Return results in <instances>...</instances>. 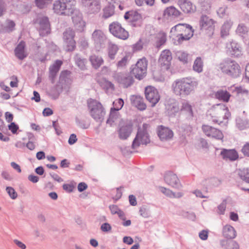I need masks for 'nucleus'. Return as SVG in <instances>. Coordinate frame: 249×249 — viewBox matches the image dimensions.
Wrapping results in <instances>:
<instances>
[{
    "mask_svg": "<svg viewBox=\"0 0 249 249\" xmlns=\"http://www.w3.org/2000/svg\"><path fill=\"white\" fill-rule=\"evenodd\" d=\"M198 85V81L195 78L186 77L175 81L172 89L176 95L184 97L193 93Z\"/></svg>",
    "mask_w": 249,
    "mask_h": 249,
    "instance_id": "f257e3e1",
    "label": "nucleus"
},
{
    "mask_svg": "<svg viewBox=\"0 0 249 249\" xmlns=\"http://www.w3.org/2000/svg\"><path fill=\"white\" fill-rule=\"evenodd\" d=\"M170 33L178 37V41L180 43L191 38L193 36L194 31L189 24L179 23L171 28Z\"/></svg>",
    "mask_w": 249,
    "mask_h": 249,
    "instance_id": "f03ea898",
    "label": "nucleus"
},
{
    "mask_svg": "<svg viewBox=\"0 0 249 249\" xmlns=\"http://www.w3.org/2000/svg\"><path fill=\"white\" fill-rule=\"evenodd\" d=\"M218 69L221 72L232 77H238L240 73V67L234 60L227 59L223 60L218 66Z\"/></svg>",
    "mask_w": 249,
    "mask_h": 249,
    "instance_id": "7ed1b4c3",
    "label": "nucleus"
},
{
    "mask_svg": "<svg viewBox=\"0 0 249 249\" xmlns=\"http://www.w3.org/2000/svg\"><path fill=\"white\" fill-rule=\"evenodd\" d=\"M214 123H222V119H228L231 113L226 105L219 104L213 106L208 112Z\"/></svg>",
    "mask_w": 249,
    "mask_h": 249,
    "instance_id": "20e7f679",
    "label": "nucleus"
},
{
    "mask_svg": "<svg viewBox=\"0 0 249 249\" xmlns=\"http://www.w3.org/2000/svg\"><path fill=\"white\" fill-rule=\"evenodd\" d=\"M88 106L90 116L97 122L101 123L105 115V111L102 104L96 100L90 99Z\"/></svg>",
    "mask_w": 249,
    "mask_h": 249,
    "instance_id": "39448f33",
    "label": "nucleus"
},
{
    "mask_svg": "<svg viewBox=\"0 0 249 249\" xmlns=\"http://www.w3.org/2000/svg\"><path fill=\"white\" fill-rule=\"evenodd\" d=\"M145 124L143 125L142 129H139L134 139L132 148L137 149L141 145H147L150 143V139L149 134L145 128Z\"/></svg>",
    "mask_w": 249,
    "mask_h": 249,
    "instance_id": "423d86ee",
    "label": "nucleus"
},
{
    "mask_svg": "<svg viewBox=\"0 0 249 249\" xmlns=\"http://www.w3.org/2000/svg\"><path fill=\"white\" fill-rule=\"evenodd\" d=\"M147 63L145 58L138 61L131 72L135 77L139 80L142 79L146 74Z\"/></svg>",
    "mask_w": 249,
    "mask_h": 249,
    "instance_id": "0eeeda50",
    "label": "nucleus"
},
{
    "mask_svg": "<svg viewBox=\"0 0 249 249\" xmlns=\"http://www.w3.org/2000/svg\"><path fill=\"white\" fill-rule=\"evenodd\" d=\"M109 30L114 36L123 40L127 39L129 36L128 32L118 22H114L110 24Z\"/></svg>",
    "mask_w": 249,
    "mask_h": 249,
    "instance_id": "6e6552de",
    "label": "nucleus"
},
{
    "mask_svg": "<svg viewBox=\"0 0 249 249\" xmlns=\"http://www.w3.org/2000/svg\"><path fill=\"white\" fill-rule=\"evenodd\" d=\"M113 77L124 88L131 86L134 82L132 76L127 73L115 72L113 74Z\"/></svg>",
    "mask_w": 249,
    "mask_h": 249,
    "instance_id": "1a4fd4ad",
    "label": "nucleus"
},
{
    "mask_svg": "<svg viewBox=\"0 0 249 249\" xmlns=\"http://www.w3.org/2000/svg\"><path fill=\"white\" fill-rule=\"evenodd\" d=\"M91 39L94 42L95 48L99 50L105 46L107 38L102 30L96 29L92 34Z\"/></svg>",
    "mask_w": 249,
    "mask_h": 249,
    "instance_id": "9d476101",
    "label": "nucleus"
},
{
    "mask_svg": "<svg viewBox=\"0 0 249 249\" xmlns=\"http://www.w3.org/2000/svg\"><path fill=\"white\" fill-rule=\"evenodd\" d=\"M133 131V125L131 122H121L117 130L118 137L122 140H126Z\"/></svg>",
    "mask_w": 249,
    "mask_h": 249,
    "instance_id": "9b49d317",
    "label": "nucleus"
},
{
    "mask_svg": "<svg viewBox=\"0 0 249 249\" xmlns=\"http://www.w3.org/2000/svg\"><path fill=\"white\" fill-rule=\"evenodd\" d=\"M145 96L147 101L151 104L152 107H154L160 99V96L158 91L152 86H148L145 88Z\"/></svg>",
    "mask_w": 249,
    "mask_h": 249,
    "instance_id": "f8f14e48",
    "label": "nucleus"
},
{
    "mask_svg": "<svg viewBox=\"0 0 249 249\" xmlns=\"http://www.w3.org/2000/svg\"><path fill=\"white\" fill-rule=\"evenodd\" d=\"M202 130L208 137L218 140H222L224 138L223 134L221 130L212 126L203 124L202 126Z\"/></svg>",
    "mask_w": 249,
    "mask_h": 249,
    "instance_id": "ddd939ff",
    "label": "nucleus"
},
{
    "mask_svg": "<svg viewBox=\"0 0 249 249\" xmlns=\"http://www.w3.org/2000/svg\"><path fill=\"white\" fill-rule=\"evenodd\" d=\"M82 5L91 14L98 13L101 9V0H81Z\"/></svg>",
    "mask_w": 249,
    "mask_h": 249,
    "instance_id": "4468645a",
    "label": "nucleus"
},
{
    "mask_svg": "<svg viewBox=\"0 0 249 249\" xmlns=\"http://www.w3.org/2000/svg\"><path fill=\"white\" fill-rule=\"evenodd\" d=\"M74 31L71 28H68L63 33V39L66 44V50L72 51L75 47V42L73 39Z\"/></svg>",
    "mask_w": 249,
    "mask_h": 249,
    "instance_id": "2eb2a0df",
    "label": "nucleus"
},
{
    "mask_svg": "<svg viewBox=\"0 0 249 249\" xmlns=\"http://www.w3.org/2000/svg\"><path fill=\"white\" fill-rule=\"evenodd\" d=\"M164 179L166 183L174 188L178 189L182 186L177 176L172 172H167L164 175Z\"/></svg>",
    "mask_w": 249,
    "mask_h": 249,
    "instance_id": "dca6fc26",
    "label": "nucleus"
},
{
    "mask_svg": "<svg viewBox=\"0 0 249 249\" xmlns=\"http://www.w3.org/2000/svg\"><path fill=\"white\" fill-rule=\"evenodd\" d=\"M70 14H71L72 20L76 29L80 31L83 30L85 24L82 19V13L74 9Z\"/></svg>",
    "mask_w": 249,
    "mask_h": 249,
    "instance_id": "f3484780",
    "label": "nucleus"
},
{
    "mask_svg": "<svg viewBox=\"0 0 249 249\" xmlns=\"http://www.w3.org/2000/svg\"><path fill=\"white\" fill-rule=\"evenodd\" d=\"M180 111L181 114L188 121H192L194 118V112L192 106L187 101L182 103Z\"/></svg>",
    "mask_w": 249,
    "mask_h": 249,
    "instance_id": "a211bd4d",
    "label": "nucleus"
},
{
    "mask_svg": "<svg viewBox=\"0 0 249 249\" xmlns=\"http://www.w3.org/2000/svg\"><path fill=\"white\" fill-rule=\"evenodd\" d=\"M172 59L171 52L169 50H165L161 52L160 55L159 63L161 66H164L165 69H168L170 65Z\"/></svg>",
    "mask_w": 249,
    "mask_h": 249,
    "instance_id": "6ab92c4d",
    "label": "nucleus"
},
{
    "mask_svg": "<svg viewBox=\"0 0 249 249\" xmlns=\"http://www.w3.org/2000/svg\"><path fill=\"white\" fill-rule=\"evenodd\" d=\"M226 48L231 55L239 57L242 54V48L236 42L231 40L227 43Z\"/></svg>",
    "mask_w": 249,
    "mask_h": 249,
    "instance_id": "aec40b11",
    "label": "nucleus"
},
{
    "mask_svg": "<svg viewBox=\"0 0 249 249\" xmlns=\"http://www.w3.org/2000/svg\"><path fill=\"white\" fill-rule=\"evenodd\" d=\"M39 31L40 35L44 36L50 32V25L48 18L46 17H42L39 19Z\"/></svg>",
    "mask_w": 249,
    "mask_h": 249,
    "instance_id": "412c9836",
    "label": "nucleus"
},
{
    "mask_svg": "<svg viewBox=\"0 0 249 249\" xmlns=\"http://www.w3.org/2000/svg\"><path fill=\"white\" fill-rule=\"evenodd\" d=\"M167 111L170 116L175 115L180 111L179 103L175 99H170L166 106Z\"/></svg>",
    "mask_w": 249,
    "mask_h": 249,
    "instance_id": "4be33fe9",
    "label": "nucleus"
},
{
    "mask_svg": "<svg viewBox=\"0 0 249 249\" xmlns=\"http://www.w3.org/2000/svg\"><path fill=\"white\" fill-rule=\"evenodd\" d=\"M158 135L161 141H168L173 137V132L169 128L160 125L158 128Z\"/></svg>",
    "mask_w": 249,
    "mask_h": 249,
    "instance_id": "5701e85b",
    "label": "nucleus"
},
{
    "mask_svg": "<svg viewBox=\"0 0 249 249\" xmlns=\"http://www.w3.org/2000/svg\"><path fill=\"white\" fill-rule=\"evenodd\" d=\"M214 21L206 16H202L200 19V26L202 29L213 31L214 30Z\"/></svg>",
    "mask_w": 249,
    "mask_h": 249,
    "instance_id": "b1692460",
    "label": "nucleus"
},
{
    "mask_svg": "<svg viewBox=\"0 0 249 249\" xmlns=\"http://www.w3.org/2000/svg\"><path fill=\"white\" fill-rule=\"evenodd\" d=\"M62 63L63 62L62 61L57 60L50 67L49 77L52 83H53L54 82L57 73L59 71Z\"/></svg>",
    "mask_w": 249,
    "mask_h": 249,
    "instance_id": "393cba45",
    "label": "nucleus"
},
{
    "mask_svg": "<svg viewBox=\"0 0 249 249\" xmlns=\"http://www.w3.org/2000/svg\"><path fill=\"white\" fill-rule=\"evenodd\" d=\"M220 155L222 159L226 160L234 161L238 158V154L234 149H223L220 152Z\"/></svg>",
    "mask_w": 249,
    "mask_h": 249,
    "instance_id": "a878e982",
    "label": "nucleus"
},
{
    "mask_svg": "<svg viewBox=\"0 0 249 249\" xmlns=\"http://www.w3.org/2000/svg\"><path fill=\"white\" fill-rule=\"evenodd\" d=\"M178 4L180 9L185 13H193L196 10L195 6L188 0H179L178 1Z\"/></svg>",
    "mask_w": 249,
    "mask_h": 249,
    "instance_id": "bb28decb",
    "label": "nucleus"
},
{
    "mask_svg": "<svg viewBox=\"0 0 249 249\" xmlns=\"http://www.w3.org/2000/svg\"><path fill=\"white\" fill-rule=\"evenodd\" d=\"M131 104L140 110H144L146 108V105L144 103L142 97L139 95H132L130 97Z\"/></svg>",
    "mask_w": 249,
    "mask_h": 249,
    "instance_id": "cd10ccee",
    "label": "nucleus"
},
{
    "mask_svg": "<svg viewBox=\"0 0 249 249\" xmlns=\"http://www.w3.org/2000/svg\"><path fill=\"white\" fill-rule=\"evenodd\" d=\"M236 179H240L246 183H249V168L237 169L234 173Z\"/></svg>",
    "mask_w": 249,
    "mask_h": 249,
    "instance_id": "c85d7f7f",
    "label": "nucleus"
},
{
    "mask_svg": "<svg viewBox=\"0 0 249 249\" xmlns=\"http://www.w3.org/2000/svg\"><path fill=\"white\" fill-rule=\"evenodd\" d=\"M16 24L14 21L7 19L5 22L0 25V33H9L15 30Z\"/></svg>",
    "mask_w": 249,
    "mask_h": 249,
    "instance_id": "c756f323",
    "label": "nucleus"
},
{
    "mask_svg": "<svg viewBox=\"0 0 249 249\" xmlns=\"http://www.w3.org/2000/svg\"><path fill=\"white\" fill-rule=\"evenodd\" d=\"M180 14V12L177 9L173 6H170L165 9L163 16L165 19H169L177 18Z\"/></svg>",
    "mask_w": 249,
    "mask_h": 249,
    "instance_id": "7c9ffc66",
    "label": "nucleus"
},
{
    "mask_svg": "<svg viewBox=\"0 0 249 249\" xmlns=\"http://www.w3.org/2000/svg\"><path fill=\"white\" fill-rule=\"evenodd\" d=\"M25 42L21 41L15 49V55L20 60L23 59L27 55L25 51Z\"/></svg>",
    "mask_w": 249,
    "mask_h": 249,
    "instance_id": "2f4dec72",
    "label": "nucleus"
},
{
    "mask_svg": "<svg viewBox=\"0 0 249 249\" xmlns=\"http://www.w3.org/2000/svg\"><path fill=\"white\" fill-rule=\"evenodd\" d=\"M159 190L161 193L170 198H179L183 196V193L181 192L174 193L169 189L162 186H160Z\"/></svg>",
    "mask_w": 249,
    "mask_h": 249,
    "instance_id": "473e14b6",
    "label": "nucleus"
},
{
    "mask_svg": "<svg viewBox=\"0 0 249 249\" xmlns=\"http://www.w3.org/2000/svg\"><path fill=\"white\" fill-rule=\"evenodd\" d=\"M63 0H57L54 2L53 10L54 12L59 15L67 16L66 12H65V7Z\"/></svg>",
    "mask_w": 249,
    "mask_h": 249,
    "instance_id": "72a5a7b5",
    "label": "nucleus"
},
{
    "mask_svg": "<svg viewBox=\"0 0 249 249\" xmlns=\"http://www.w3.org/2000/svg\"><path fill=\"white\" fill-rule=\"evenodd\" d=\"M92 66L95 69L99 68L104 63L102 56L95 54H92L89 58Z\"/></svg>",
    "mask_w": 249,
    "mask_h": 249,
    "instance_id": "f704fd0d",
    "label": "nucleus"
},
{
    "mask_svg": "<svg viewBox=\"0 0 249 249\" xmlns=\"http://www.w3.org/2000/svg\"><path fill=\"white\" fill-rule=\"evenodd\" d=\"M224 236L228 239L234 238L236 236V232L234 228L230 225H226L223 228Z\"/></svg>",
    "mask_w": 249,
    "mask_h": 249,
    "instance_id": "c9c22d12",
    "label": "nucleus"
},
{
    "mask_svg": "<svg viewBox=\"0 0 249 249\" xmlns=\"http://www.w3.org/2000/svg\"><path fill=\"white\" fill-rule=\"evenodd\" d=\"M233 25V22L231 20L225 21L221 28V36L225 37L229 35L230 31Z\"/></svg>",
    "mask_w": 249,
    "mask_h": 249,
    "instance_id": "e433bc0d",
    "label": "nucleus"
},
{
    "mask_svg": "<svg viewBox=\"0 0 249 249\" xmlns=\"http://www.w3.org/2000/svg\"><path fill=\"white\" fill-rule=\"evenodd\" d=\"M235 32L238 36L245 37L249 33V28L244 23H240L238 25Z\"/></svg>",
    "mask_w": 249,
    "mask_h": 249,
    "instance_id": "4c0bfd02",
    "label": "nucleus"
},
{
    "mask_svg": "<svg viewBox=\"0 0 249 249\" xmlns=\"http://www.w3.org/2000/svg\"><path fill=\"white\" fill-rule=\"evenodd\" d=\"M63 3H62L65 7V12L67 13V16H69L71 12H73L75 9L76 4L75 0H63Z\"/></svg>",
    "mask_w": 249,
    "mask_h": 249,
    "instance_id": "58836bf2",
    "label": "nucleus"
},
{
    "mask_svg": "<svg viewBox=\"0 0 249 249\" xmlns=\"http://www.w3.org/2000/svg\"><path fill=\"white\" fill-rule=\"evenodd\" d=\"M119 50L117 45L111 42L108 44L107 48L108 57L110 60H114L115 58L116 54Z\"/></svg>",
    "mask_w": 249,
    "mask_h": 249,
    "instance_id": "ea45409f",
    "label": "nucleus"
},
{
    "mask_svg": "<svg viewBox=\"0 0 249 249\" xmlns=\"http://www.w3.org/2000/svg\"><path fill=\"white\" fill-rule=\"evenodd\" d=\"M215 95L216 98L225 102H228L231 97V94L228 91L223 89L218 90Z\"/></svg>",
    "mask_w": 249,
    "mask_h": 249,
    "instance_id": "a19ab883",
    "label": "nucleus"
},
{
    "mask_svg": "<svg viewBox=\"0 0 249 249\" xmlns=\"http://www.w3.org/2000/svg\"><path fill=\"white\" fill-rule=\"evenodd\" d=\"M99 84L103 89L108 91L112 92L115 89L114 84L105 78L101 79L99 81Z\"/></svg>",
    "mask_w": 249,
    "mask_h": 249,
    "instance_id": "79ce46f5",
    "label": "nucleus"
},
{
    "mask_svg": "<svg viewBox=\"0 0 249 249\" xmlns=\"http://www.w3.org/2000/svg\"><path fill=\"white\" fill-rule=\"evenodd\" d=\"M141 15L135 11H130L125 13L124 18L126 20L129 19L130 21H135L141 18Z\"/></svg>",
    "mask_w": 249,
    "mask_h": 249,
    "instance_id": "37998d69",
    "label": "nucleus"
},
{
    "mask_svg": "<svg viewBox=\"0 0 249 249\" xmlns=\"http://www.w3.org/2000/svg\"><path fill=\"white\" fill-rule=\"evenodd\" d=\"M115 13V6L112 4L106 6L103 9V18H107L112 16Z\"/></svg>",
    "mask_w": 249,
    "mask_h": 249,
    "instance_id": "c03bdc74",
    "label": "nucleus"
},
{
    "mask_svg": "<svg viewBox=\"0 0 249 249\" xmlns=\"http://www.w3.org/2000/svg\"><path fill=\"white\" fill-rule=\"evenodd\" d=\"M203 62L201 57H197L194 61L193 69L194 71L200 73L203 71Z\"/></svg>",
    "mask_w": 249,
    "mask_h": 249,
    "instance_id": "a18cd8bd",
    "label": "nucleus"
},
{
    "mask_svg": "<svg viewBox=\"0 0 249 249\" xmlns=\"http://www.w3.org/2000/svg\"><path fill=\"white\" fill-rule=\"evenodd\" d=\"M74 60L76 65L81 69L85 70L86 69V63L87 60L82 57L79 54H76L74 57Z\"/></svg>",
    "mask_w": 249,
    "mask_h": 249,
    "instance_id": "49530a36",
    "label": "nucleus"
},
{
    "mask_svg": "<svg viewBox=\"0 0 249 249\" xmlns=\"http://www.w3.org/2000/svg\"><path fill=\"white\" fill-rule=\"evenodd\" d=\"M119 110L111 108L109 118L107 121V124H111L112 123L115 122L120 117Z\"/></svg>",
    "mask_w": 249,
    "mask_h": 249,
    "instance_id": "de8ad7c7",
    "label": "nucleus"
},
{
    "mask_svg": "<svg viewBox=\"0 0 249 249\" xmlns=\"http://www.w3.org/2000/svg\"><path fill=\"white\" fill-rule=\"evenodd\" d=\"M62 87L59 85H56L52 87L49 90V93L54 99L58 97L60 93L62 91Z\"/></svg>",
    "mask_w": 249,
    "mask_h": 249,
    "instance_id": "09e8293b",
    "label": "nucleus"
},
{
    "mask_svg": "<svg viewBox=\"0 0 249 249\" xmlns=\"http://www.w3.org/2000/svg\"><path fill=\"white\" fill-rule=\"evenodd\" d=\"M232 88H234L233 91L236 92L239 97L241 98L242 96H244L246 98L248 97V90L242 88V87H229L228 90H231Z\"/></svg>",
    "mask_w": 249,
    "mask_h": 249,
    "instance_id": "8fccbe9b",
    "label": "nucleus"
},
{
    "mask_svg": "<svg viewBox=\"0 0 249 249\" xmlns=\"http://www.w3.org/2000/svg\"><path fill=\"white\" fill-rule=\"evenodd\" d=\"M129 59V55H125L121 60H119L116 63L117 68L119 69L124 68L128 64Z\"/></svg>",
    "mask_w": 249,
    "mask_h": 249,
    "instance_id": "3c124183",
    "label": "nucleus"
},
{
    "mask_svg": "<svg viewBox=\"0 0 249 249\" xmlns=\"http://www.w3.org/2000/svg\"><path fill=\"white\" fill-rule=\"evenodd\" d=\"M112 214H117L121 219L124 220V212L119 209L115 205H112L109 207Z\"/></svg>",
    "mask_w": 249,
    "mask_h": 249,
    "instance_id": "603ef678",
    "label": "nucleus"
},
{
    "mask_svg": "<svg viewBox=\"0 0 249 249\" xmlns=\"http://www.w3.org/2000/svg\"><path fill=\"white\" fill-rule=\"evenodd\" d=\"M178 59L184 63H187L188 61V54L182 51H178L176 53Z\"/></svg>",
    "mask_w": 249,
    "mask_h": 249,
    "instance_id": "864d4df0",
    "label": "nucleus"
},
{
    "mask_svg": "<svg viewBox=\"0 0 249 249\" xmlns=\"http://www.w3.org/2000/svg\"><path fill=\"white\" fill-rule=\"evenodd\" d=\"M76 183L71 181L70 183L64 184L63 189L67 193H71L75 189Z\"/></svg>",
    "mask_w": 249,
    "mask_h": 249,
    "instance_id": "5fc2aeb1",
    "label": "nucleus"
},
{
    "mask_svg": "<svg viewBox=\"0 0 249 249\" xmlns=\"http://www.w3.org/2000/svg\"><path fill=\"white\" fill-rule=\"evenodd\" d=\"M166 40V35L164 33H159L157 36V47L159 48L164 44Z\"/></svg>",
    "mask_w": 249,
    "mask_h": 249,
    "instance_id": "6e6d98bb",
    "label": "nucleus"
},
{
    "mask_svg": "<svg viewBox=\"0 0 249 249\" xmlns=\"http://www.w3.org/2000/svg\"><path fill=\"white\" fill-rule=\"evenodd\" d=\"M202 10L205 11H209L211 7V0H199Z\"/></svg>",
    "mask_w": 249,
    "mask_h": 249,
    "instance_id": "4d7b16f0",
    "label": "nucleus"
},
{
    "mask_svg": "<svg viewBox=\"0 0 249 249\" xmlns=\"http://www.w3.org/2000/svg\"><path fill=\"white\" fill-rule=\"evenodd\" d=\"M124 104V100L122 99H121V98L118 99L113 102V105L114 107L112 108L114 109H116L117 110H119L123 107Z\"/></svg>",
    "mask_w": 249,
    "mask_h": 249,
    "instance_id": "13d9d810",
    "label": "nucleus"
},
{
    "mask_svg": "<svg viewBox=\"0 0 249 249\" xmlns=\"http://www.w3.org/2000/svg\"><path fill=\"white\" fill-rule=\"evenodd\" d=\"M237 125L238 128L243 130L249 127V122L248 120H237Z\"/></svg>",
    "mask_w": 249,
    "mask_h": 249,
    "instance_id": "bf43d9fd",
    "label": "nucleus"
},
{
    "mask_svg": "<svg viewBox=\"0 0 249 249\" xmlns=\"http://www.w3.org/2000/svg\"><path fill=\"white\" fill-rule=\"evenodd\" d=\"M136 4L138 6H142L144 3L149 6H153L155 0H135Z\"/></svg>",
    "mask_w": 249,
    "mask_h": 249,
    "instance_id": "052dcab7",
    "label": "nucleus"
},
{
    "mask_svg": "<svg viewBox=\"0 0 249 249\" xmlns=\"http://www.w3.org/2000/svg\"><path fill=\"white\" fill-rule=\"evenodd\" d=\"M53 0H36V6L39 8H43L52 2Z\"/></svg>",
    "mask_w": 249,
    "mask_h": 249,
    "instance_id": "680f3d73",
    "label": "nucleus"
},
{
    "mask_svg": "<svg viewBox=\"0 0 249 249\" xmlns=\"http://www.w3.org/2000/svg\"><path fill=\"white\" fill-rule=\"evenodd\" d=\"M7 193L12 199H15L17 197V194L15 190L11 187H7L6 189Z\"/></svg>",
    "mask_w": 249,
    "mask_h": 249,
    "instance_id": "e2e57ef3",
    "label": "nucleus"
},
{
    "mask_svg": "<svg viewBox=\"0 0 249 249\" xmlns=\"http://www.w3.org/2000/svg\"><path fill=\"white\" fill-rule=\"evenodd\" d=\"M241 151L245 156L249 157V142H246L244 145Z\"/></svg>",
    "mask_w": 249,
    "mask_h": 249,
    "instance_id": "0e129e2a",
    "label": "nucleus"
},
{
    "mask_svg": "<svg viewBox=\"0 0 249 249\" xmlns=\"http://www.w3.org/2000/svg\"><path fill=\"white\" fill-rule=\"evenodd\" d=\"M228 8L226 6L220 7L217 11V13L221 18H223L226 14Z\"/></svg>",
    "mask_w": 249,
    "mask_h": 249,
    "instance_id": "69168bd1",
    "label": "nucleus"
},
{
    "mask_svg": "<svg viewBox=\"0 0 249 249\" xmlns=\"http://www.w3.org/2000/svg\"><path fill=\"white\" fill-rule=\"evenodd\" d=\"M8 128L13 134H15L18 129V126L15 123H11L8 125Z\"/></svg>",
    "mask_w": 249,
    "mask_h": 249,
    "instance_id": "338daca9",
    "label": "nucleus"
},
{
    "mask_svg": "<svg viewBox=\"0 0 249 249\" xmlns=\"http://www.w3.org/2000/svg\"><path fill=\"white\" fill-rule=\"evenodd\" d=\"M11 79L13 80L11 81L10 83V85L11 87L14 88V87H17L18 86V78L16 76L13 75L11 77Z\"/></svg>",
    "mask_w": 249,
    "mask_h": 249,
    "instance_id": "774afa93",
    "label": "nucleus"
}]
</instances>
